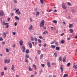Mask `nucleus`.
I'll return each instance as SVG.
<instances>
[{
	"label": "nucleus",
	"mask_w": 77,
	"mask_h": 77,
	"mask_svg": "<svg viewBox=\"0 0 77 77\" xmlns=\"http://www.w3.org/2000/svg\"><path fill=\"white\" fill-rule=\"evenodd\" d=\"M45 24V21H44V20H42L40 23V27H44Z\"/></svg>",
	"instance_id": "1"
},
{
	"label": "nucleus",
	"mask_w": 77,
	"mask_h": 77,
	"mask_svg": "<svg viewBox=\"0 0 77 77\" xmlns=\"http://www.w3.org/2000/svg\"><path fill=\"white\" fill-rule=\"evenodd\" d=\"M66 6V4L65 3H63L62 5V7L63 9H66L67 8V7Z\"/></svg>",
	"instance_id": "2"
},
{
	"label": "nucleus",
	"mask_w": 77,
	"mask_h": 77,
	"mask_svg": "<svg viewBox=\"0 0 77 77\" xmlns=\"http://www.w3.org/2000/svg\"><path fill=\"white\" fill-rule=\"evenodd\" d=\"M4 62L5 63H10V60L6 59H5L4 60Z\"/></svg>",
	"instance_id": "3"
},
{
	"label": "nucleus",
	"mask_w": 77,
	"mask_h": 77,
	"mask_svg": "<svg viewBox=\"0 0 77 77\" xmlns=\"http://www.w3.org/2000/svg\"><path fill=\"white\" fill-rule=\"evenodd\" d=\"M47 62V65H48V66L49 67V68H50V67H51V65H50V61L48 60Z\"/></svg>",
	"instance_id": "4"
},
{
	"label": "nucleus",
	"mask_w": 77,
	"mask_h": 77,
	"mask_svg": "<svg viewBox=\"0 0 77 77\" xmlns=\"http://www.w3.org/2000/svg\"><path fill=\"white\" fill-rule=\"evenodd\" d=\"M4 15V12L3 11L1 10L0 11V16L3 17Z\"/></svg>",
	"instance_id": "5"
},
{
	"label": "nucleus",
	"mask_w": 77,
	"mask_h": 77,
	"mask_svg": "<svg viewBox=\"0 0 77 77\" xmlns=\"http://www.w3.org/2000/svg\"><path fill=\"white\" fill-rule=\"evenodd\" d=\"M28 45L30 48H31L32 47V42H30L28 43Z\"/></svg>",
	"instance_id": "6"
},
{
	"label": "nucleus",
	"mask_w": 77,
	"mask_h": 77,
	"mask_svg": "<svg viewBox=\"0 0 77 77\" xmlns=\"http://www.w3.org/2000/svg\"><path fill=\"white\" fill-rule=\"evenodd\" d=\"M60 69L61 72H63V66L62 65L60 66Z\"/></svg>",
	"instance_id": "7"
},
{
	"label": "nucleus",
	"mask_w": 77,
	"mask_h": 77,
	"mask_svg": "<svg viewBox=\"0 0 77 77\" xmlns=\"http://www.w3.org/2000/svg\"><path fill=\"white\" fill-rule=\"evenodd\" d=\"M19 44L21 46L23 45V41L22 40H20L19 41Z\"/></svg>",
	"instance_id": "8"
},
{
	"label": "nucleus",
	"mask_w": 77,
	"mask_h": 77,
	"mask_svg": "<svg viewBox=\"0 0 77 77\" xmlns=\"http://www.w3.org/2000/svg\"><path fill=\"white\" fill-rule=\"evenodd\" d=\"M2 24L4 25H5V26H6V25H8V24H9L8 23H5V21H3V22H2Z\"/></svg>",
	"instance_id": "9"
},
{
	"label": "nucleus",
	"mask_w": 77,
	"mask_h": 77,
	"mask_svg": "<svg viewBox=\"0 0 77 77\" xmlns=\"http://www.w3.org/2000/svg\"><path fill=\"white\" fill-rule=\"evenodd\" d=\"M73 67V68H74V69H77V65H75V63L74 64Z\"/></svg>",
	"instance_id": "10"
},
{
	"label": "nucleus",
	"mask_w": 77,
	"mask_h": 77,
	"mask_svg": "<svg viewBox=\"0 0 77 77\" xmlns=\"http://www.w3.org/2000/svg\"><path fill=\"white\" fill-rule=\"evenodd\" d=\"M33 27V26L32 25H31L30 27H29L28 28L29 30H31L32 29Z\"/></svg>",
	"instance_id": "11"
},
{
	"label": "nucleus",
	"mask_w": 77,
	"mask_h": 77,
	"mask_svg": "<svg viewBox=\"0 0 77 77\" xmlns=\"http://www.w3.org/2000/svg\"><path fill=\"white\" fill-rule=\"evenodd\" d=\"M51 29L52 30H56V29L54 27H52L51 28Z\"/></svg>",
	"instance_id": "12"
},
{
	"label": "nucleus",
	"mask_w": 77,
	"mask_h": 77,
	"mask_svg": "<svg viewBox=\"0 0 77 77\" xmlns=\"http://www.w3.org/2000/svg\"><path fill=\"white\" fill-rule=\"evenodd\" d=\"M36 16H39V11H37L36 13Z\"/></svg>",
	"instance_id": "13"
},
{
	"label": "nucleus",
	"mask_w": 77,
	"mask_h": 77,
	"mask_svg": "<svg viewBox=\"0 0 77 77\" xmlns=\"http://www.w3.org/2000/svg\"><path fill=\"white\" fill-rule=\"evenodd\" d=\"M33 67V68H34V69L35 70H36V65L35 64H33L32 65Z\"/></svg>",
	"instance_id": "14"
},
{
	"label": "nucleus",
	"mask_w": 77,
	"mask_h": 77,
	"mask_svg": "<svg viewBox=\"0 0 77 77\" xmlns=\"http://www.w3.org/2000/svg\"><path fill=\"white\" fill-rule=\"evenodd\" d=\"M72 26H73V25H72V24H69V28H71L72 27Z\"/></svg>",
	"instance_id": "15"
},
{
	"label": "nucleus",
	"mask_w": 77,
	"mask_h": 77,
	"mask_svg": "<svg viewBox=\"0 0 77 77\" xmlns=\"http://www.w3.org/2000/svg\"><path fill=\"white\" fill-rule=\"evenodd\" d=\"M25 57L27 59H29V55L28 54H27L25 56Z\"/></svg>",
	"instance_id": "16"
},
{
	"label": "nucleus",
	"mask_w": 77,
	"mask_h": 77,
	"mask_svg": "<svg viewBox=\"0 0 77 77\" xmlns=\"http://www.w3.org/2000/svg\"><path fill=\"white\" fill-rule=\"evenodd\" d=\"M37 53L38 54H41V50H38L37 51Z\"/></svg>",
	"instance_id": "17"
},
{
	"label": "nucleus",
	"mask_w": 77,
	"mask_h": 77,
	"mask_svg": "<svg viewBox=\"0 0 77 77\" xmlns=\"http://www.w3.org/2000/svg\"><path fill=\"white\" fill-rule=\"evenodd\" d=\"M69 31L71 33H73V29H69Z\"/></svg>",
	"instance_id": "18"
},
{
	"label": "nucleus",
	"mask_w": 77,
	"mask_h": 77,
	"mask_svg": "<svg viewBox=\"0 0 77 77\" xmlns=\"http://www.w3.org/2000/svg\"><path fill=\"white\" fill-rule=\"evenodd\" d=\"M26 52L27 54H29L30 53V51L29 49H27L26 50Z\"/></svg>",
	"instance_id": "19"
},
{
	"label": "nucleus",
	"mask_w": 77,
	"mask_h": 77,
	"mask_svg": "<svg viewBox=\"0 0 77 77\" xmlns=\"http://www.w3.org/2000/svg\"><path fill=\"white\" fill-rule=\"evenodd\" d=\"M66 58L65 57H63V62H66Z\"/></svg>",
	"instance_id": "20"
},
{
	"label": "nucleus",
	"mask_w": 77,
	"mask_h": 77,
	"mask_svg": "<svg viewBox=\"0 0 77 77\" xmlns=\"http://www.w3.org/2000/svg\"><path fill=\"white\" fill-rule=\"evenodd\" d=\"M22 48H23L22 51H23V53H24L25 51V47H24V46H23Z\"/></svg>",
	"instance_id": "21"
},
{
	"label": "nucleus",
	"mask_w": 77,
	"mask_h": 77,
	"mask_svg": "<svg viewBox=\"0 0 77 77\" xmlns=\"http://www.w3.org/2000/svg\"><path fill=\"white\" fill-rule=\"evenodd\" d=\"M15 19H16V20H18L19 21L20 20V18L18 17L17 16H15Z\"/></svg>",
	"instance_id": "22"
},
{
	"label": "nucleus",
	"mask_w": 77,
	"mask_h": 77,
	"mask_svg": "<svg viewBox=\"0 0 77 77\" xmlns=\"http://www.w3.org/2000/svg\"><path fill=\"white\" fill-rule=\"evenodd\" d=\"M11 69L13 71H14V65H12Z\"/></svg>",
	"instance_id": "23"
},
{
	"label": "nucleus",
	"mask_w": 77,
	"mask_h": 77,
	"mask_svg": "<svg viewBox=\"0 0 77 77\" xmlns=\"http://www.w3.org/2000/svg\"><path fill=\"white\" fill-rule=\"evenodd\" d=\"M29 71H33V69H32V68H31V67H29L28 68Z\"/></svg>",
	"instance_id": "24"
},
{
	"label": "nucleus",
	"mask_w": 77,
	"mask_h": 77,
	"mask_svg": "<svg viewBox=\"0 0 77 77\" xmlns=\"http://www.w3.org/2000/svg\"><path fill=\"white\" fill-rule=\"evenodd\" d=\"M52 22L54 23H55V24H57V21L55 20H54L52 21Z\"/></svg>",
	"instance_id": "25"
},
{
	"label": "nucleus",
	"mask_w": 77,
	"mask_h": 77,
	"mask_svg": "<svg viewBox=\"0 0 77 77\" xmlns=\"http://www.w3.org/2000/svg\"><path fill=\"white\" fill-rule=\"evenodd\" d=\"M59 49H60V47H56V50H59Z\"/></svg>",
	"instance_id": "26"
},
{
	"label": "nucleus",
	"mask_w": 77,
	"mask_h": 77,
	"mask_svg": "<svg viewBox=\"0 0 77 77\" xmlns=\"http://www.w3.org/2000/svg\"><path fill=\"white\" fill-rule=\"evenodd\" d=\"M38 42H39V43H40V44H41V43L42 41H41V39H38Z\"/></svg>",
	"instance_id": "27"
},
{
	"label": "nucleus",
	"mask_w": 77,
	"mask_h": 77,
	"mask_svg": "<svg viewBox=\"0 0 77 77\" xmlns=\"http://www.w3.org/2000/svg\"><path fill=\"white\" fill-rule=\"evenodd\" d=\"M68 74H66L63 75V77H68Z\"/></svg>",
	"instance_id": "28"
},
{
	"label": "nucleus",
	"mask_w": 77,
	"mask_h": 77,
	"mask_svg": "<svg viewBox=\"0 0 77 77\" xmlns=\"http://www.w3.org/2000/svg\"><path fill=\"white\" fill-rule=\"evenodd\" d=\"M65 42V40H62L61 41V44H63Z\"/></svg>",
	"instance_id": "29"
},
{
	"label": "nucleus",
	"mask_w": 77,
	"mask_h": 77,
	"mask_svg": "<svg viewBox=\"0 0 77 77\" xmlns=\"http://www.w3.org/2000/svg\"><path fill=\"white\" fill-rule=\"evenodd\" d=\"M51 47L52 48H54L56 47V46L54 45H52L51 46Z\"/></svg>",
	"instance_id": "30"
},
{
	"label": "nucleus",
	"mask_w": 77,
	"mask_h": 77,
	"mask_svg": "<svg viewBox=\"0 0 77 77\" xmlns=\"http://www.w3.org/2000/svg\"><path fill=\"white\" fill-rule=\"evenodd\" d=\"M4 35H3L4 38H5L6 36V32H4Z\"/></svg>",
	"instance_id": "31"
},
{
	"label": "nucleus",
	"mask_w": 77,
	"mask_h": 77,
	"mask_svg": "<svg viewBox=\"0 0 77 77\" xmlns=\"http://www.w3.org/2000/svg\"><path fill=\"white\" fill-rule=\"evenodd\" d=\"M4 74H5V73H4V72H2L1 73L2 76H3L4 75Z\"/></svg>",
	"instance_id": "32"
},
{
	"label": "nucleus",
	"mask_w": 77,
	"mask_h": 77,
	"mask_svg": "<svg viewBox=\"0 0 77 77\" xmlns=\"http://www.w3.org/2000/svg\"><path fill=\"white\" fill-rule=\"evenodd\" d=\"M38 38H39V39H43V37H42V36L41 35L39 36Z\"/></svg>",
	"instance_id": "33"
},
{
	"label": "nucleus",
	"mask_w": 77,
	"mask_h": 77,
	"mask_svg": "<svg viewBox=\"0 0 77 77\" xmlns=\"http://www.w3.org/2000/svg\"><path fill=\"white\" fill-rule=\"evenodd\" d=\"M54 55L55 57H57V53H54Z\"/></svg>",
	"instance_id": "34"
},
{
	"label": "nucleus",
	"mask_w": 77,
	"mask_h": 77,
	"mask_svg": "<svg viewBox=\"0 0 77 77\" xmlns=\"http://www.w3.org/2000/svg\"><path fill=\"white\" fill-rule=\"evenodd\" d=\"M67 3L68 5H69V6H71V3L69 2H67Z\"/></svg>",
	"instance_id": "35"
},
{
	"label": "nucleus",
	"mask_w": 77,
	"mask_h": 77,
	"mask_svg": "<svg viewBox=\"0 0 77 77\" xmlns=\"http://www.w3.org/2000/svg\"><path fill=\"white\" fill-rule=\"evenodd\" d=\"M40 2L42 4H43V3H44V1L43 0H40Z\"/></svg>",
	"instance_id": "36"
},
{
	"label": "nucleus",
	"mask_w": 77,
	"mask_h": 77,
	"mask_svg": "<svg viewBox=\"0 0 77 77\" xmlns=\"http://www.w3.org/2000/svg\"><path fill=\"white\" fill-rule=\"evenodd\" d=\"M17 14L18 15H20L21 14V12L19 11L17 12Z\"/></svg>",
	"instance_id": "37"
},
{
	"label": "nucleus",
	"mask_w": 77,
	"mask_h": 77,
	"mask_svg": "<svg viewBox=\"0 0 77 77\" xmlns=\"http://www.w3.org/2000/svg\"><path fill=\"white\" fill-rule=\"evenodd\" d=\"M42 57H43V54H42L40 56V58L41 59L42 58Z\"/></svg>",
	"instance_id": "38"
},
{
	"label": "nucleus",
	"mask_w": 77,
	"mask_h": 77,
	"mask_svg": "<svg viewBox=\"0 0 77 77\" xmlns=\"http://www.w3.org/2000/svg\"><path fill=\"white\" fill-rule=\"evenodd\" d=\"M41 66H42V67H44L45 66V64H42L41 65Z\"/></svg>",
	"instance_id": "39"
},
{
	"label": "nucleus",
	"mask_w": 77,
	"mask_h": 77,
	"mask_svg": "<svg viewBox=\"0 0 77 77\" xmlns=\"http://www.w3.org/2000/svg\"><path fill=\"white\" fill-rule=\"evenodd\" d=\"M59 59L60 61V62L62 61V58H61V57H59Z\"/></svg>",
	"instance_id": "40"
},
{
	"label": "nucleus",
	"mask_w": 77,
	"mask_h": 77,
	"mask_svg": "<svg viewBox=\"0 0 77 77\" xmlns=\"http://www.w3.org/2000/svg\"><path fill=\"white\" fill-rule=\"evenodd\" d=\"M25 61L26 62H29V60H28L26 59H25Z\"/></svg>",
	"instance_id": "41"
},
{
	"label": "nucleus",
	"mask_w": 77,
	"mask_h": 77,
	"mask_svg": "<svg viewBox=\"0 0 77 77\" xmlns=\"http://www.w3.org/2000/svg\"><path fill=\"white\" fill-rule=\"evenodd\" d=\"M34 39H35V41H38V38H34Z\"/></svg>",
	"instance_id": "42"
},
{
	"label": "nucleus",
	"mask_w": 77,
	"mask_h": 77,
	"mask_svg": "<svg viewBox=\"0 0 77 77\" xmlns=\"http://www.w3.org/2000/svg\"><path fill=\"white\" fill-rule=\"evenodd\" d=\"M12 33H13V35H15L16 34V33L15 32H12Z\"/></svg>",
	"instance_id": "43"
},
{
	"label": "nucleus",
	"mask_w": 77,
	"mask_h": 77,
	"mask_svg": "<svg viewBox=\"0 0 77 77\" xmlns=\"http://www.w3.org/2000/svg\"><path fill=\"white\" fill-rule=\"evenodd\" d=\"M55 42V41H53V42H51V44H54Z\"/></svg>",
	"instance_id": "44"
},
{
	"label": "nucleus",
	"mask_w": 77,
	"mask_h": 77,
	"mask_svg": "<svg viewBox=\"0 0 77 77\" xmlns=\"http://www.w3.org/2000/svg\"><path fill=\"white\" fill-rule=\"evenodd\" d=\"M70 65H71V63H69L67 64V66H70Z\"/></svg>",
	"instance_id": "45"
},
{
	"label": "nucleus",
	"mask_w": 77,
	"mask_h": 77,
	"mask_svg": "<svg viewBox=\"0 0 77 77\" xmlns=\"http://www.w3.org/2000/svg\"><path fill=\"white\" fill-rule=\"evenodd\" d=\"M6 51L7 52H9V49H8L7 48L6 49Z\"/></svg>",
	"instance_id": "46"
},
{
	"label": "nucleus",
	"mask_w": 77,
	"mask_h": 77,
	"mask_svg": "<svg viewBox=\"0 0 77 77\" xmlns=\"http://www.w3.org/2000/svg\"><path fill=\"white\" fill-rule=\"evenodd\" d=\"M51 11H52V10L51 9H50L48 11V12H50Z\"/></svg>",
	"instance_id": "47"
},
{
	"label": "nucleus",
	"mask_w": 77,
	"mask_h": 77,
	"mask_svg": "<svg viewBox=\"0 0 77 77\" xmlns=\"http://www.w3.org/2000/svg\"><path fill=\"white\" fill-rule=\"evenodd\" d=\"M3 38L2 37H0V41H3Z\"/></svg>",
	"instance_id": "48"
},
{
	"label": "nucleus",
	"mask_w": 77,
	"mask_h": 77,
	"mask_svg": "<svg viewBox=\"0 0 77 77\" xmlns=\"http://www.w3.org/2000/svg\"><path fill=\"white\" fill-rule=\"evenodd\" d=\"M46 46H47V44H45L43 45V46L44 47H46Z\"/></svg>",
	"instance_id": "49"
},
{
	"label": "nucleus",
	"mask_w": 77,
	"mask_h": 77,
	"mask_svg": "<svg viewBox=\"0 0 77 77\" xmlns=\"http://www.w3.org/2000/svg\"><path fill=\"white\" fill-rule=\"evenodd\" d=\"M17 22H15L14 23V25L15 26H17Z\"/></svg>",
	"instance_id": "50"
},
{
	"label": "nucleus",
	"mask_w": 77,
	"mask_h": 77,
	"mask_svg": "<svg viewBox=\"0 0 77 77\" xmlns=\"http://www.w3.org/2000/svg\"><path fill=\"white\" fill-rule=\"evenodd\" d=\"M18 11H19V9L16 10L15 11V13H17V12H18Z\"/></svg>",
	"instance_id": "51"
},
{
	"label": "nucleus",
	"mask_w": 77,
	"mask_h": 77,
	"mask_svg": "<svg viewBox=\"0 0 77 77\" xmlns=\"http://www.w3.org/2000/svg\"><path fill=\"white\" fill-rule=\"evenodd\" d=\"M30 77H35V75H31Z\"/></svg>",
	"instance_id": "52"
},
{
	"label": "nucleus",
	"mask_w": 77,
	"mask_h": 77,
	"mask_svg": "<svg viewBox=\"0 0 77 77\" xmlns=\"http://www.w3.org/2000/svg\"><path fill=\"white\" fill-rule=\"evenodd\" d=\"M30 22H32V21H33V20H32V18H30Z\"/></svg>",
	"instance_id": "53"
},
{
	"label": "nucleus",
	"mask_w": 77,
	"mask_h": 77,
	"mask_svg": "<svg viewBox=\"0 0 77 77\" xmlns=\"http://www.w3.org/2000/svg\"><path fill=\"white\" fill-rule=\"evenodd\" d=\"M43 27V28L45 30H46V29H47V28L46 27H44V26Z\"/></svg>",
	"instance_id": "54"
},
{
	"label": "nucleus",
	"mask_w": 77,
	"mask_h": 77,
	"mask_svg": "<svg viewBox=\"0 0 77 77\" xmlns=\"http://www.w3.org/2000/svg\"><path fill=\"white\" fill-rule=\"evenodd\" d=\"M14 3H17V0H14Z\"/></svg>",
	"instance_id": "55"
},
{
	"label": "nucleus",
	"mask_w": 77,
	"mask_h": 77,
	"mask_svg": "<svg viewBox=\"0 0 77 77\" xmlns=\"http://www.w3.org/2000/svg\"><path fill=\"white\" fill-rule=\"evenodd\" d=\"M2 45H5V42H2Z\"/></svg>",
	"instance_id": "56"
},
{
	"label": "nucleus",
	"mask_w": 77,
	"mask_h": 77,
	"mask_svg": "<svg viewBox=\"0 0 77 77\" xmlns=\"http://www.w3.org/2000/svg\"><path fill=\"white\" fill-rule=\"evenodd\" d=\"M7 25V26L5 27V28H8V27H9V25Z\"/></svg>",
	"instance_id": "57"
},
{
	"label": "nucleus",
	"mask_w": 77,
	"mask_h": 77,
	"mask_svg": "<svg viewBox=\"0 0 77 77\" xmlns=\"http://www.w3.org/2000/svg\"><path fill=\"white\" fill-rule=\"evenodd\" d=\"M4 69L5 70H6L7 69V67H5Z\"/></svg>",
	"instance_id": "58"
},
{
	"label": "nucleus",
	"mask_w": 77,
	"mask_h": 77,
	"mask_svg": "<svg viewBox=\"0 0 77 77\" xmlns=\"http://www.w3.org/2000/svg\"><path fill=\"white\" fill-rule=\"evenodd\" d=\"M35 45H37V44H38V42H35Z\"/></svg>",
	"instance_id": "59"
},
{
	"label": "nucleus",
	"mask_w": 77,
	"mask_h": 77,
	"mask_svg": "<svg viewBox=\"0 0 77 77\" xmlns=\"http://www.w3.org/2000/svg\"><path fill=\"white\" fill-rule=\"evenodd\" d=\"M13 47H15V45L14 44L13 45Z\"/></svg>",
	"instance_id": "60"
},
{
	"label": "nucleus",
	"mask_w": 77,
	"mask_h": 77,
	"mask_svg": "<svg viewBox=\"0 0 77 77\" xmlns=\"http://www.w3.org/2000/svg\"><path fill=\"white\" fill-rule=\"evenodd\" d=\"M54 12H57V10H54Z\"/></svg>",
	"instance_id": "61"
},
{
	"label": "nucleus",
	"mask_w": 77,
	"mask_h": 77,
	"mask_svg": "<svg viewBox=\"0 0 77 77\" xmlns=\"http://www.w3.org/2000/svg\"><path fill=\"white\" fill-rule=\"evenodd\" d=\"M45 31L44 32L42 33V34H43V35H45Z\"/></svg>",
	"instance_id": "62"
},
{
	"label": "nucleus",
	"mask_w": 77,
	"mask_h": 77,
	"mask_svg": "<svg viewBox=\"0 0 77 77\" xmlns=\"http://www.w3.org/2000/svg\"><path fill=\"white\" fill-rule=\"evenodd\" d=\"M8 21H10V18H8Z\"/></svg>",
	"instance_id": "63"
},
{
	"label": "nucleus",
	"mask_w": 77,
	"mask_h": 77,
	"mask_svg": "<svg viewBox=\"0 0 77 77\" xmlns=\"http://www.w3.org/2000/svg\"><path fill=\"white\" fill-rule=\"evenodd\" d=\"M75 39H76L77 38V35H76L75 37Z\"/></svg>",
	"instance_id": "64"
}]
</instances>
